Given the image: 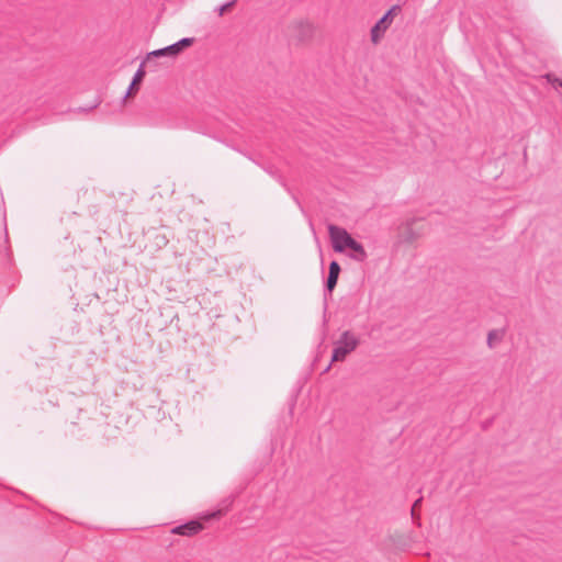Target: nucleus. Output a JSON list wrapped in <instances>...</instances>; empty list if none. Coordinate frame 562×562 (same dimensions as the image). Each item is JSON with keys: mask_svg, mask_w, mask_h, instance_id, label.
Masks as SVG:
<instances>
[{"mask_svg": "<svg viewBox=\"0 0 562 562\" xmlns=\"http://www.w3.org/2000/svg\"><path fill=\"white\" fill-rule=\"evenodd\" d=\"M312 35V26L308 23H302V38L306 40Z\"/></svg>", "mask_w": 562, "mask_h": 562, "instance_id": "10", "label": "nucleus"}, {"mask_svg": "<svg viewBox=\"0 0 562 562\" xmlns=\"http://www.w3.org/2000/svg\"><path fill=\"white\" fill-rule=\"evenodd\" d=\"M328 234L333 249L336 252H344L353 240L351 235L345 228L333 224L328 225Z\"/></svg>", "mask_w": 562, "mask_h": 562, "instance_id": "2", "label": "nucleus"}, {"mask_svg": "<svg viewBox=\"0 0 562 562\" xmlns=\"http://www.w3.org/2000/svg\"><path fill=\"white\" fill-rule=\"evenodd\" d=\"M359 345L358 337L349 330L344 331L335 342L331 361H342Z\"/></svg>", "mask_w": 562, "mask_h": 562, "instance_id": "1", "label": "nucleus"}, {"mask_svg": "<svg viewBox=\"0 0 562 562\" xmlns=\"http://www.w3.org/2000/svg\"><path fill=\"white\" fill-rule=\"evenodd\" d=\"M348 248L355 252V255L352 256L353 259H356L358 261H363L367 258V252H366L363 246L360 243H358L356 239H353L350 243V246Z\"/></svg>", "mask_w": 562, "mask_h": 562, "instance_id": "7", "label": "nucleus"}, {"mask_svg": "<svg viewBox=\"0 0 562 562\" xmlns=\"http://www.w3.org/2000/svg\"><path fill=\"white\" fill-rule=\"evenodd\" d=\"M395 7L389 10L371 29V41L376 44L383 37L385 31L390 26L392 19L391 14L394 11Z\"/></svg>", "mask_w": 562, "mask_h": 562, "instance_id": "4", "label": "nucleus"}, {"mask_svg": "<svg viewBox=\"0 0 562 562\" xmlns=\"http://www.w3.org/2000/svg\"><path fill=\"white\" fill-rule=\"evenodd\" d=\"M420 502H422V498L417 499V501L414 503V505H413V507H412V516H413V517L415 516V510H416L417 506L420 504Z\"/></svg>", "mask_w": 562, "mask_h": 562, "instance_id": "13", "label": "nucleus"}, {"mask_svg": "<svg viewBox=\"0 0 562 562\" xmlns=\"http://www.w3.org/2000/svg\"><path fill=\"white\" fill-rule=\"evenodd\" d=\"M222 513H223V510H222V509H220V510H217L216 513H213V514H212V517H217V516L222 515Z\"/></svg>", "mask_w": 562, "mask_h": 562, "instance_id": "14", "label": "nucleus"}, {"mask_svg": "<svg viewBox=\"0 0 562 562\" xmlns=\"http://www.w3.org/2000/svg\"><path fill=\"white\" fill-rule=\"evenodd\" d=\"M501 337L496 330H491L487 335V345L490 348L494 347V341L498 340Z\"/></svg>", "mask_w": 562, "mask_h": 562, "instance_id": "9", "label": "nucleus"}, {"mask_svg": "<svg viewBox=\"0 0 562 562\" xmlns=\"http://www.w3.org/2000/svg\"><path fill=\"white\" fill-rule=\"evenodd\" d=\"M340 272V266L337 261H331L329 265V273L326 282V288L329 292L334 290Z\"/></svg>", "mask_w": 562, "mask_h": 562, "instance_id": "6", "label": "nucleus"}, {"mask_svg": "<svg viewBox=\"0 0 562 562\" xmlns=\"http://www.w3.org/2000/svg\"><path fill=\"white\" fill-rule=\"evenodd\" d=\"M193 43V38L184 37L179 42L169 45L165 48L156 49L148 54V58L150 57H160V56H170L175 57L180 54L186 47H189Z\"/></svg>", "mask_w": 562, "mask_h": 562, "instance_id": "3", "label": "nucleus"}, {"mask_svg": "<svg viewBox=\"0 0 562 562\" xmlns=\"http://www.w3.org/2000/svg\"><path fill=\"white\" fill-rule=\"evenodd\" d=\"M548 80L552 83L554 88H562V79L553 78L552 76H548Z\"/></svg>", "mask_w": 562, "mask_h": 562, "instance_id": "12", "label": "nucleus"}, {"mask_svg": "<svg viewBox=\"0 0 562 562\" xmlns=\"http://www.w3.org/2000/svg\"><path fill=\"white\" fill-rule=\"evenodd\" d=\"M145 76V71L143 70V68L140 67L134 75V78L125 93V97L124 98H127L134 90L135 86L138 85L143 78Z\"/></svg>", "mask_w": 562, "mask_h": 562, "instance_id": "8", "label": "nucleus"}, {"mask_svg": "<svg viewBox=\"0 0 562 562\" xmlns=\"http://www.w3.org/2000/svg\"><path fill=\"white\" fill-rule=\"evenodd\" d=\"M202 529V525L199 521H190L188 524L176 527L172 532L182 536H192Z\"/></svg>", "mask_w": 562, "mask_h": 562, "instance_id": "5", "label": "nucleus"}, {"mask_svg": "<svg viewBox=\"0 0 562 562\" xmlns=\"http://www.w3.org/2000/svg\"><path fill=\"white\" fill-rule=\"evenodd\" d=\"M229 505H231V503H228V504L225 506L224 510L228 509V506H229Z\"/></svg>", "mask_w": 562, "mask_h": 562, "instance_id": "15", "label": "nucleus"}, {"mask_svg": "<svg viewBox=\"0 0 562 562\" xmlns=\"http://www.w3.org/2000/svg\"><path fill=\"white\" fill-rule=\"evenodd\" d=\"M235 4V0L229 1L218 8V15H223L229 8Z\"/></svg>", "mask_w": 562, "mask_h": 562, "instance_id": "11", "label": "nucleus"}]
</instances>
